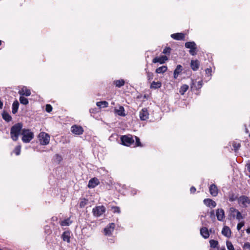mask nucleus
Returning <instances> with one entry per match:
<instances>
[{"instance_id": "obj_1", "label": "nucleus", "mask_w": 250, "mask_h": 250, "mask_svg": "<svg viewBox=\"0 0 250 250\" xmlns=\"http://www.w3.org/2000/svg\"><path fill=\"white\" fill-rule=\"evenodd\" d=\"M22 124L18 123L12 126L10 129V136L11 139L14 141H16L18 140L19 136L22 132Z\"/></svg>"}, {"instance_id": "obj_2", "label": "nucleus", "mask_w": 250, "mask_h": 250, "mask_svg": "<svg viewBox=\"0 0 250 250\" xmlns=\"http://www.w3.org/2000/svg\"><path fill=\"white\" fill-rule=\"evenodd\" d=\"M122 144L124 146H130L134 145V139L133 136L130 134L123 135L121 137Z\"/></svg>"}, {"instance_id": "obj_3", "label": "nucleus", "mask_w": 250, "mask_h": 250, "mask_svg": "<svg viewBox=\"0 0 250 250\" xmlns=\"http://www.w3.org/2000/svg\"><path fill=\"white\" fill-rule=\"evenodd\" d=\"M21 134L22 135V141L23 143H29L34 138V133L28 129H23L22 130Z\"/></svg>"}, {"instance_id": "obj_4", "label": "nucleus", "mask_w": 250, "mask_h": 250, "mask_svg": "<svg viewBox=\"0 0 250 250\" xmlns=\"http://www.w3.org/2000/svg\"><path fill=\"white\" fill-rule=\"evenodd\" d=\"M39 138L40 144L42 145H46L49 143L50 136L45 132H41L39 135Z\"/></svg>"}, {"instance_id": "obj_5", "label": "nucleus", "mask_w": 250, "mask_h": 250, "mask_svg": "<svg viewBox=\"0 0 250 250\" xmlns=\"http://www.w3.org/2000/svg\"><path fill=\"white\" fill-rule=\"evenodd\" d=\"M238 203L241 207L247 208L250 204V199L246 195H242L238 198Z\"/></svg>"}, {"instance_id": "obj_6", "label": "nucleus", "mask_w": 250, "mask_h": 250, "mask_svg": "<svg viewBox=\"0 0 250 250\" xmlns=\"http://www.w3.org/2000/svg\"><path fill=\"white\" fill-rule=\"evenodd\" d=\"M105 208L104 206H97L92 209L94 216L98 217L101 216L105 211Z\"/></svg>"}, {"instance_id": "obj_7", "label": "nucleus", "mask_w": 250, "mask_h": 250, "mask_svg": "<svg viewBox=\"0 0 250 250\" xmlns=\"http://www.w3.org/2000/svg\"><path fill=\"white\" fill-rule=\"evenodd\" d=\"M185 47L187 48H189V53L194 56L196 54V44L194 42H188L185 43Z\"/></svg>"}, {"instance_id": "obj_8", "label": "nucleus", "mask_w": 250, "mask_h": 250, "mask_svg": "<svg viewBox=\"0 0 250 250\" xmlns=\"http://www.w3.org/2000/svg\"><path fill=\"white\" fill-rule=\"evenodd\" d=\"M71 132L76 135H81L83 132V129L81 126L74 125L71 127Z\"/></svg>"}, {"instance_id": "obj_9", "label": "nucleus", "mask_w": 250, "mask_h": 250, "mask_svg": "<svg viewBox=\"0 0 250 250\" xmlns=\"http://www.w3.org/2000/svg\"><path fill=\"white\" fill-rule=\"evenodd\" d=\"M115 225L114 223L109 224L106 228L104 229V234L106 235H110L112 234L114 229Z\"/></svg>"}, {"instance_id": "obj_10", "label": "nucleus", "mask_w": 250, "mask_h": 250, "mask_svg": "<svg viewBox=\"0 0 250 250\" xmlns=\"http://www.w3.org/2000/svg\"><path fill=\"white\" fill-rule=\"evenodd\" d=\"M149 113L146 108H143L139 113V117L142 121H145L148 119Z\"/></svg>"}, {"instance_id": "obj_11", "label": "nucleus", "mask_w": 250, "mask_h": 250, "mask_svg": "<svg viewBox=\"0 0 250 250\" xmlns=\"http://www.w3.org/2000/svg\"><path fill=\"white\" fill-rule=\"evenodd\" d=\"M216 216L219 221H223L225 219V211L222 208H218L216 210Z\"/></svg>"}, {"instance_id": "obj_12", "label": "nucleus", "mask_w": 250, "mask_h": 250, "mask_svg": "<svg viewBox=\"0 0 250 250\" xmlns=\"http://www.w3.org/2000/svg\"><path fill=\"white\" fill-rule=\"evenodd\" d=\"M210 194L213 197H216L218 194V189L215 184H211L209 187Z\"/></svg>"}, {"instance_id": "obj_13", "label": "nucleus", "mask_w": 250, "mask_h": 250, "mask_svg": "<svg viewBox=\"0 0 250 250\" xmlns=\"http://www.w3.org/2000/svg\"><path fill=\"white\" fill-rule=\"evenodd\" d=\"M99 184V180L97 178H93L89 180L88 184V187L90 188H93L98 186Z\"/></svg>"}, {"instance_id": "obj_14", "label": "nucleus", "mask_w": 250, "mask_h": 250, "mask_svg": "<svg viewBox=\"0 0 250 250\" xmlns=\"http://www.w3.org/2000/svg\"><path fill=\"white\" fill-rule=\"evenodd\" d=\"M204 203L208 207L215 208L216 206V203L211 199H205L203 201Z\"/></svg>"}, {"instance_id": "obj_15", "label": "nucleus", "mask_w": 250, "mask_h": 250, "mask_svg": "<svg viewBox=\"0 0 250 250\" xmlns=\"http://www.w3.org/2000/svg\"><path fill=\"white\" fill-rule=\"evenodd\" d=\"M167 60V57L166 56H162L159 57H155L153 60V63L159 62L161 64L165 63V62Z\"/></svg>"}, {"instance_id": "obj_16", "label": "nucleus", "mask_w": 250, "mask_h": 250, "mask_svg": "<svg viewBox=\"0 0 250 250\" xmlns=\"http://www.w3.org/2000/svg\"><path fill=\"white\" fill-rule=\"evenodd\" d=\"M171 37L177 41L184 40L185 38V34L182 33H177L171 35Z\"/></svg>"}, {"instance_id": "obj_17", "label": "nucleus", "mask_w": 250, "mask_h": 250, "mask_svg": "<svg viewBox=\"0 0 250 250\" xmlns=\"http://www.w3.org/2000/svg\"><path fill=\"white\" fill-rule=\"evenodd\" d=\"M19 93L21 96H29L31 95V91L30 89L24 86L19 91Z\"/></svg>"}, {"instance_id": "obj_18", "label": "nucleus", "mask_w": 250, "mask_h": 250, "mask_svg": "<svg viewBox=\"0 0 250 250\" xmlns=\"http://www.w3.org/2000/svg\"><path fill=\"white\" fill-rule=\"evenodd\" d=\"M200 234L205 239H207L209 236L208 230L206 227H203L200 229Z\"/></svg>"}, {"instance_id": "obj_19", "label": "nucleus", "mask_w": 250, "mask_h": 250, "mask_svg": "<svg viewBox=\"0 0 250 250\" xmlns=\"http://www.w3.org/2000/svg\"><path fill=\"white\" fill-rule=\"evenodd\" d=\"M115 113L119 116L125 117L126 115L125 108L122 106H120L118 109H115Z\"/></svg>"}, {"instance_id": "obj_20", "label": "nucleus", "mask_w": 250, "mask_h": 250, "mask_svg": "<svg viewBox=\"0 0 250 250\" xmlns=\"http://www.w3.org/2000/svg\"><path fill=\"white\" fill-rule=\"evenodd\" d=\"M190 66L193 71H196L199 67V62L198 60H192L190 62Z\"/></svg>"}, {"instance_id": "obj_21", "label": "nucleus", "mask_w": 250, "mask_h": 250, "mask_svg": "<svg viewBox=\"0 0 250 250\" xmlns=\"http://www.w3.org/2000/svg\"><path fill=\"white\" fill-rule=\"evenodd\" d=\"M222 233L224 236L229 237L231 235V230L229 227L225 226L222 230Z\"/></svg>"}, {"instance_id": "obj_22", "label": "nucleus", "mask_w": 250, "mask_h": 250, "mask_svg": "<svg viewBox=\"0 0 250 250\" xmlns=\"http://www.w3.org/2000/svg\"><path fill=\"white\" fill-rule=\"evenodd\" d=\"M62 238L64 241L70 243V232L69 231H65L63 232L62 235Z\"/></svg>"}, {"instance_id": "obj_23", "label": "nucleus", "mask_w": 250, "mask_h": 250, "mask_svg": "<svg viewBox=\"0 0 250 250\" xmlns=\"http://www.w3.org/2000/svg\"><path fill=\"white\" fill-rule=\"evenodd\" d=\"M1 116L3 119L7 122H9L12 121V118L11 116L5 111L2 112Z\"/></svg>"}, {"instance_id": "obj_24", "label": "nucleus", "mask_w": 250, "mask_h": 250, "mask_svg": "<svg viewBox=\"0 0 250 250\" xmlns=\"http://www.w3.org/2000/svg\"><path fill=\"white\" fill-rule=\"evenodd\" d=\"M182 71V66L181 65H178L174 71L173 76L174 79H177L179 74Z\"/></svg>"}, {"instance_id": "obj_25", "label": "nucleus", "mask_w": 250, "mask_h": 250, "mask_svg": "<svg viewBox=\"0 0 250 250\" xmlns=\"http://www.w3.org/2000/svg\"><path fill=\"white\" fill-rule=\"evenodd\" d=\"M19 106V102L17 100H15L13 102V103L12 104V112L13 114H15L18 112Z\"/></svg>"}, {"instance_id": "obj_26", "label": "nucleus", "mask_w": 250, "mask_h": 250, "mask_svg": "<svg viewBox=\"0 0 250 250\" xmlns=\"http://www.w3.org/2000/svg\"><path fill=\"white\" fill-rule=\"evenodd\" d=\"M232 209H236L233 207L230 208L229 210V214L228 215L229 218L230 220L235 219L236 216V212H233Z\"/></svg>"}, {"instance_id": "obj_27", "label": "nucleus", "mask_w": 250, "mask_h": 250, "mask_svg": "<svg viewBox=\"0 0 250 250\" xmlns=\"http://www.w3.org/2000/svg\"><path fill=\"white\" fill-rule=\"evenodd\" d=\"M96 105L100 108H102V107L104 108V107H106L108 106V103L106 101H101V102H97Z\"/></svg>"}, {"instance_id": "obj_28", "label": "nucleus", "mask_w": 250, "mask_h": 250, "mask_svg": "<svg viewBox=\"0 0 250 250\" xmlns=\"http://www.w3.org/2000/svg\"><path fill=\"white\" fill-rule=\"evenodd\" d=\"M167 66L165 65L162 66L156 69V72L158 74H162L165 72L167 70Z\"/></svg>"}, {"instance_id": "obj_29", "label": "nucleus", "mask_w": 250, "mask_h": 250, "mask_svg": "<svg viewBox=\"0 0 250 250\" xmlns=\"http://www.w3.org/2000/svg\"><path fill=\"white\" fill-rule=\"evenodd\" d=\"M233 212H236L235 218L239 221H241L244 218V217L241 212L237 209H232Z\"/></svg>"}, {"instance_id": "obj_30", "label": "nucleus", "mask_w": 250, "mask_h": 250, "mask_svg": "<svg viewBox=\"0 0 250 250\" xmlns=\"http://www.w3.org/2000/svg\"><path fill=\"white\" fill-rule=\"evenodd\" d=\"M72 222L71 221L70 218H67L60 222V225L61 226H69L71 224Z\"/></svg>"}, {"instance_id": "obj_31", "label": "nucleus", "mask_w": 250, "mask_h": 250, "mask_svg": "<svg viewBox=\"0 0 250 250\" xmlns=\"http://www.w3.org/2000/svg\"><path fill=\"white\" fill-rule=\"evenodd\" d=\"M188 85L187 84H183L182 85L180 88L179 92L181 95H184L185 93L188 90Z\"/></svg>"}, {"instance_id": "obj_32", "label": "nucleus", "mask_w": 250, "mask_h": 250, "mask_svg": "<svg viewBox=\"0 0 250 250\" xmlns=\"http://www.w3.org/2000/svg\"><path fill=\"white\" fill-rule=\"evenodd\" d=\"M161 83L160 82H155V81H153L151 84V85H150V87L151 88H153V89H157V88H159L160 87H161Z\"/></svg>"}, {"instance_id": "obj_33", "label": "nucleus", "mask_w": 250, "mask_h": 250, "mask_svg": "<svg viewBox=\"0 0 250 250\" xmlns=\"http://www.w3.org/2000/svg\"><path fill=\"white\" fill-rule=\"evenodd\" d=\"M114 84L118 87H121L125 84L124 80H116L114 82Z\"/></svg>"}, {"instance_id": "obj_34", "label": "nucleus", "mask_w": 250, "mask_h": 250, "mask_svg": "<svg viewBox=\"0 0 250 250\" xmlns=\"http://www.w3.org/2000/svg\"><path fill=\"white\" fill-rule=\"evenodd\" d=\"M134 139V145H132L134 147L135 146H142L141 143L140 142V139L139 137L133 136Z\"/></svg>"}, {"instance_id": "obj_35", "label": "nucleus", "mask_w": 250, "mask_h": 250, "mask_svg": "<svg viewBox=\"0 0 250 250\" xmlns=\"http://www.w3.org/2000/svg\"><path fill=\"white\" fill-rule=\"evenodd\" d=\"M229 200L230 201V202H233L234 201H235L236 199L238 200V197L236 195H235L234 193L233 192H229Z\"/></svg>"}, {"instance_id": "obj_36", "label": "nucleus", "mask_w": 250, "mask_h": 250, "mask_svg": "<svg viewBox=\"0 0 250 250\" xmlns=\"http://www.w3.org/2000/svg\"><path fill=\"white\" fill-rule=\"evenodd\" d=\"M87 203L88 200L85 198H83L80 202L79 206L81 208H83L87 204Z\"/></svg>"}, {"instance_id": "obj_37", "label": "nucleus", "mask_w": 250, "mask_h": 250, "mask_svg": "<svg viewBox=\"0 0 250 250\" xmlns=\"http://www.w3.org/2000/svg\"><path fill=\"white\" fill-rule=\"evenodd\" d=\"M20 101L21 104L24 105H26L28 104V99L26 98L23 97V96H21V97H20Z\"/></svg>"}, {"instance_id": "obj_38", "label": "nucleus", "mask_w": 250, "mask_h": 250, "mask_svg": "<svg viewBox=\"0 0 250 250\" xmlns=\"http://www.w3.org/2000/svg\"><path fill=\"white\" fill-rule=\"evenodd\" d=\"M210 247L213 248H218V242L217 241L214 240H210L209 241Z\"/></svg>"}, {"instance_id": "obj_39", "label": "nucleus", "mask_w": 250, "mask_h": 250, "mask_svg": "<svg viewBox=\"0 0 250 250\" xmlns=\"http://www.w3.org/2000/svg\"><path fill=\"white\" fill-rule=\"evenodd\" d=\"M145 70L146 71V75H147V78L148 80L150 81L153 79V74L152 72H150L149 71H147V69L146 68Z\"/></svg>"}, {"instance_id": "obj_40", "label": "nucleus", "mask_w": 250, "mask_h": 250, "mask_svg": "<svg viewBox=\"0 0 250 250\" xmlns=\"http://www.w3.org/2000/svg\"><path fill=\"white\" fill-rule=\"evenodd\" d=\"M226 245L228 250H235L233 245L230 242L228 241Z\"/></svg>"}, {"instance_id": "obj_41", "label": "nucleus", "mask_w": 250, "mask_h": 250, "mask_svg": "<svg viewBox=\"0 0 250 250\" xmlns=\"http://www.w3.org/2000/svg\"><path fill=\"white\" fill-rule=\"evenodd\" d=\"M232 146L234 148L235 151L237 150L240 147V143H237L236 142H233L232 144Z\"/></svg>"}, {"instance_id": "obj_42", "label": "nucleus", "mask_w": 250, "mask_h": 250, "mask_svg": "<svg viewBox=\"0 0 250 250\" xmlns=\"http://www.w3.org/2000/svg\"><path fill=\"white\" fill-rule=\"evenodd\" d=\"M14 153L16 154V155H19L20 154L21 152V146H17L14 150Z\"/></svg>"}, {"instance_id": "obj_43", "label": "nucleus", "mask_w": 250, "mask_h": 250, "mask_svg": "<svg viewBox=\"0 0 250 250\" xmlns=\"http://www.w3.org/2000/svg\"><path fill=\"white\" fill-rule=\"evenodd\" d=\"M171 49L169 47H166L163 51V53L169 55L170 53Z\"/></svg>"}, {"instance_id": "obj_44", "label": "nucleus", "mask_w": 250, "mask_h": 250, "mask_svg": "<svg viewBox=\"0 0 250 250\" xmlns=\"http://www.w3.org/2000/svg\"><path fill=\"white\" fill-rule=\"evenodd\" d=\"M45 110L47 112L50 113L52 110V107L50 104H47L46 105Z\"/></svg>"}, {"instance_id": "obj_45", "label": "nucleus", "mask_w": 250, "mask_h": 250, "mask_svg": "<svg viewBox=\"0 0 250 250\" xmlns=\"http://www.w3.org/2000/svg\"><path fill=\"white\" fill-rule=\"evenodd\" d=\"M112 208L113 212H114V213H120L121 212L120 208L118 207H113Z\"/></svg>"}, {"instance_id": "obj_46", "label": "nucleus", "mask_w": 250, "mask_h": 250, "mask_svg": "<svg viewBox=\"0 0 250 250\" xmlns=\"http://www.w3.org/2000/svg\"><path fill=\"white\" fill-rule=\"evenodd\" d=\"M244 226V222H241L237 224V229L238 230H240Z\"/></svg>"}, {"instance_id": "obj_47", "label": "nucleus", "mask_w": 250, "mask_h": 250, "mask_svg": "<svg viewBox=\"0 0 250 250\" xmlns=\"http://www.w3.org/2000/svg\"><path fill=\"white\" fill-rule=\"evenodd\" d=\"M203 85V81H199L197 82V85H196V87L197 89H200L202 87Z\"/></svg>"}, {"instance_id": "obj_48", "label": "nucleus", "mask_w": 250, "mask_h": 250, "mask_svg": "<svg viewBox=\"0 0 250 250\" xmlns=\"http://www.w3.org/2000/svg\"><path fill=\"white\" fill-rule=\"evenodd\" d=\"M244 248L250 250V243L249 242L245 243L244 244Z\"/></svg>"}, {"instance_id": "obj_49", "label": "nucleus", "mask_w": 250, "mask_h": 250, "mask_svg": "<svg viewBox=\"0 0 250 250\" xmlns=\"http://www.w3.org/2000/svg\"><path fill=\"white\" fill-rule=\"evenodd\" d=\"M190 191L191 193H194L196 191V188L194 187H191Z\"/></svg>"}, {"instance_id": "obj_50", "label": "nucleus", "mask_w": 250, "mask_h": 250, "mask_svg": "<svg viewBox=\"0 0 250 250\" xmlns=\"http://www.w3.org/2000/svg\"><path fill=\"white\" fill-rule=\"evenodd\" d=\"M56 159L59 161L60 162L62 160V157L58 154L56 155L55 156Z\"/></svg>"}, {"instance_id": "obj_51", "label": "nucleus", "mask_w": 250, "mask_h": 250, "mask_svg": "<svg viewBox=\"0 0 250 250\" xmlns=\"http://www.w3.org/2000/svg\"><path fill=\"white\" fill-rule=\"evenodd\" d=\"M48 228V226H46L45 229V232L48 233H50L51 232V230L49 229H47V228Z\"/></svg>"}, {"instance_id": "obj_52", "label": "nucleus", "mask_w": 250, "mask_h": 250, "mask_svg": "<svg viewBox=\"0 0 250 250\" xmlns=\"http://www.w3.org/2000/svg\"><path fill=\"white\" fill-rule=\"evenodd\" d=\"M210 215L211 218H212V217H213L214 218H215L214 210H212L210 211Z\"/></svg>"}, {"instance_id": "obj_53", "label": "nucleus", "mask_w": 250, "mask_h": 250, "mask_svg": "<svg viewBox=\"0 0 250 250\" xmlns=\"http://www.w3.org/2000/svg\"><path fill=\"white\" fill-rule=\"evenodd\" d=\"M131 192V194L134 195L136 194L137 190L135 189H132Z\"/></svg>"}, {"instance_id": "obj_54", "label": "nucleus", "mask_w": 250, "mask_h": 250, "mask_svg": "<svg viewBox=\"0 0 250 250\" xmlns=\"http://www.w3.org/2000/svg\"><path fill=\"white\" fill-rule=\"evenodd\" d=\"M211 72V69L207 68V69L206 70V73H207V74H209V73H210Z\"/></svg>"}, {"instance_id": "obj_55", "label": "nucleus", "mask_w": 250, "mask_h": 250, "mask_svg": "<svg viewBox=\"0 0 250 250\" xmlns=\"http://www.w3.org/2000/svg\"><path fill=\"white\" fill-rule=\"evenodd\" d=\"M246 166H247L248 170L249 172H250V163L249 164H248Z\"/></svg>"}, {"instance_id": "obj_56", "label": "nucleus", "mask_w": 250, "mask_h": 250, "mask_svg": "<svg viewBox=\"0 0 250 250\" xmlns=\"http://www.w3.org/2000/svg\"><path fill=\"white\" fill-rule=\"evenodd\" d=\"M217 250H226V249L224 247H223L222 248H219V247H218L217 248Z\"/></svg>"}, {"instance_id": "obj_57", "label": "nucleus", "mask_w": 250, "mask_h": 250, "mask_svg": "<svg viewBox=\"0 0 250 250\" xmlns=\"http://www.w3.org/2000/svg\"><path fill=\"white\" fill-rule=\"evenodd\" d=\"M205 216H206V215H201L200 216L201 220V221H202V224H203V225H204V223H203V222L202 218H204V217H205Z\"/></svg>"}, {"instance_id": "obj_58", "label": "nucleus", "mask_w": 250, "mask_h": 250, "mask_svg": "<svg viewBox=\"0 0 250 250\" xmlns=\"http://www.w3.org/2000/svg\"><path fill=\"white\" fill-rule=\"evenodd\" d=\"M3 106V103L0 100V109H1Z\"/></svg>"}, {"instance_id": "obj_59", "label": "nucleus", "mask_w": 250, "mask_h": 250, "mask_svg": "<svg viewBox=\"0 0 250 250\" xmlns=\"http://www.w3.org/2000/svg\"><path fill=\"white\" fill-rule=\"evenodd\" d=\"M246 232L247 233H250V228H249L246 229Z\"/></svg>"}, {"instance_id": "obj_60", "label": "nucleus", "mask_w": 250, "mask_h": 250, "mask_svg": "<svg viewBox=\"0 0 250 250\" xmlns=\"http://www.w3.org/2000/svg\"><path fill=\"white\" fill-rule=\"evenodd\" d=\"M1 41L0 40V45H1Z\"/></svg>"}, {"instance_id": "obj_61", "label": "nucleus", "mask_w": 250, "mask_h": 250, "mask_svg": "<svg viewBox=\"0 0 250 250\" xmlns=\"http://www.w3.org/2000/svg\"><path fill=\"white\" fill-rule=\"evenodd\" d=\"M246 132H248V130H247V128L246 129Z\"/></svg>"}, {"instance_id": "obj_62", "label": "nucleus", "mask_w": 250, "mask_h": 250, "mask_svg": "<svg viewBox=\"0 0 250 250\" xmlns=\"http://www.w3.org/2000/svg\"><path fill=\"white\" fill-rule=\"evenodd\" d=\"M249 177L250 178V174L249 175Z\"/></svg>"}]
</instances>
